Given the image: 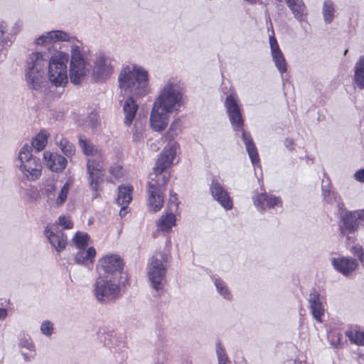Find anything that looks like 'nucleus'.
Listing matches in <instances>:
<instances>
[{
	"mask_svg": "<svg viewBox=\"0 0 364 364\" xmlns=\"http://www.w3.org/2000/svg\"><path fill=\"white\" fill-rule=\"evenodd\" d=\"M148 71L141 66L124 68L118 77L121 92L128 95L123 105L124 124L130 126L135 118L139 105L136 100L146 96L150 92Z\"/></svg>",
	"mask_w": 364,
	"mask_h": 364,
	"instance_id": "f257e3e1",
	"label": "nucleus"
},
{
	"mask_svg": "<svg viewBox=\"0 0 364 364\" xmlns=\"http://www.w3.org/2000/svg\"><path fill=\"white\" fill-rule=\"evenodd\" d=\"M183 91L180 81L170 78L161 88L154 105L171 113L179 111L183 105Z\"/></svg>",
	"mask_w": 364,
	"mask_h": 364,
	"instance_id": "f03ea898",
	"label": "nucleus"
},
{
	"mask_svg": "<svg viewBox=\"0 0 364 364\" xmlns=\"http://www.w3.org/2000/svg\"><path fill=\"white\" fill-rule=\"evenodd\" d=\"M225 105L233 129L235 130L241 129L242 131V138L245 145L246 150L252 163L254 165L256 164L259 162L257 151L251 135L242 129L243 119L237 97L232 95L228 96L225 100Z\"/></svg>",
	"mask_w": 364,
	"mask_h": 364,
	"instance_id": "7ed1b4c3",
	"label": "nucleus"
},
{
	"mask_svg": "<svg viewBox=\"0 0 364 364\" xmlns=\"http://www.w3.org/2000/svg\"><path fill=\"white\" fill-rule=\"evenodd\" d=\"M82 43L77 38L69 46L70 52V79L72 83L78 85L90 73L91 65L82 50Z\"/></svg>",
	"mask_w": 364,
	"mask_h": 364,
	"instance_id": "20e7f679",
	"label": "nucleus"
},
{
	"mask_svg": "<svg viewBox=\"0 0 364 364\" xmlns=\"http://www.w3.org/2000/svg\"><path fill=\"white\" fill-rule=\"evenodd\" d=\"M69 55L63 51L54 53L48 62V79L55 87L64 86L68 82L67 63Z\"/></svg>",
	"mask_w": 364,
	"mask_h": 364,
	"instance_id": "39448f33",
	"label": "nucleus"
},
{
	"mask_svg": "<svg viewBox=\"0 0 364 364\" xmlns=\"http://www.w3.org/2000/svg\"><path fill=\"white\" fill-rule=\"evenodd\" d=\"M18 166L28 181H36L41 176L42 165L39 159L31 154V148L26 144L19 151Z\"/></svg>",
	"mask_w": 364,
	"mask_h": 364,
	"instance_id": "423d86ee",
	"label": "nucleus"
},
{
	"mask_svg": "<svg viewBox=\"0 0 364 364\" xmlns=\"http://www.w3.org/2000/svg\"><path fill=\"white\" fill-rule=\"evenodd\" d=\"M156 176L149 177L147 182V206L150 211L156 213L161 210L164 205L163 187L168 181V176Z\"/></svg>",
	"mask_w": 364,
	"mask_h": 364,
	"instance_id": "0eeeda50",
	"label": "nucleus"
},
{
	"mask_svg": "<svg viewBox=\"0 0 364 364\" xmlns=\"http://www.w3.org/2000/svg\"><path fill=\"white\" fill-rule=\"evenodd\" d=\"M93 294L100 302H107L119 296L120 288L115 277L100 275L93 284Z\"/></svg>",
	"mask_w": 364,
	"mask_h": 364,
	"instance_id": "6e6552de",
	"label": "nucleus"
},
{
	"mask_svg": "<svg viewBox=\"0 0 364 364\" xmlns=\"http://www.w3.org/2000/svg\"><path fill=\"white\" fill-rule=\"evenodd\" d=\"M115 60L110 55L100 53L93 61L91 77L96 82L102 83L109 80L114 71Z\"/></svg>",
	"mask_w": 364,
	"mask_h": 364,
	"instance_id": "1a4fd4ad",
	"label": "nucleus"
},
{
	"mask_svg": "<svg viewBox=\"0 0 364 364\" xmlns=\"http://www.w3.org/2000/svg\"><path fill=\"white\" fill-rule=\"evenodd\" d=\"M165 256L161 252L153 255L148 267L147 274L153 289L158 291L164 288L166 267Z\"/></svg>",
	"mask_w": 364,
	"mask_h": 364,
	"instance_id": "9d476101",
	"label": "nucleus"
},
{
	"mask_svg": "<svg viewBox=\"0 0 364 364\" xmlns=\"http://www.w3.org/2000/svg\"><path fill=\"white\" fill-rule=\"evenodd\" d=\"M178 150L179 144L177 142L168 143L159 156L156 166L149 176H156V178H159V176H166L168 175L169 180L171 173L166 171V170L174 164Z\"/></svg>",
	"mask_w": 364,
	"mask_h": 364,
	"instance_id": "9b49d317",
	"label": "nucleus"
},
{
	"mask_svg": "<svg viewBox=\"0 0 364 364\" xmlns=\"http://www.w3.org/2000/svg\"><path fill=\"white\" fill-rule=\"evenodd\" d=\"M86 171L89 176L88 181L91 188L95 191L93 198H96V193L99 188V180L105 174L104 155L101 157L88 158L87 160Z\"/></svg>",
	"mask_w": 364,
	"mask_h": 364,
	"instance_id": "f8f14e48",
	"label": "nucleus"
},
{
	"mask_svg": "<svg viewBox=\"0 0 364 364\" xmlns=\"http://www.w3.org/2000/svg\"><path fill=\"white\" fill-rule=\"evenodd\" d=\"M97 268L100 274L103 272L109 277L116 278V276L123 269V262L117 255H107L98 261Z\"/></svg>",
	"mask_w": 364,
	"mask_h": 364,
	"instance_id": "ddd939ff",
	"label": "nucleus"
},
{
	"mask_svg": "<svg viewBox=\"0 0 364 364\" xmlns=\"http://www.w3.org/2000/svg\"><path fill=\"white\" fill-rule=\"evenodd\" d=\"M75 38V36L62 30H53L37 38L35 40V44L46 46L56 42H67L70 46Z\"/></svg>",
	"mask_w": 364,
	"mask_h": 364,
	"instance_id": "4468645a",
	"label": "nucleus"
},
{
	"mask_svg": "<svg viewBox=\"0 0 364 364\" xmlns=\"http://www.w3.org/2000/svg\"><path fill=\"white\" fill-rule=\"evenodd\" d=\"M169 114L171 113L153 104L149 119L151 129L159 132L164 130L168 124Z\"/></svg>",
	"mask_w": 364,
	"mask_h": 364,
	"instance_id": "2eb2a0df",
	"label": "nucleus"
},
{
	"mask_svg": "<svg viewBox=\"0 0 364 364\" xmlns=\"http://www.w3.org/2000/svg\"><path fill=\"white\" fill-rule=\"evenodd\" d=\"M210 191L213 198L225 210H229L232 208V201L228 191L218 180H212L210 186Z\"/></svg>",
	"mask_w": 364,
	"mask_h": 364,
	"instance_id": "dca6fc26",
	"label": "nucleus"
},
{
	"mask_svg": "<svg viewBox=\"0 0 364 364\" xmlns=\"http://www.w3.org/2000/svg\"><path fill=\"white\" fill-rule=\"evenodd\" d=\"M252 200L257 209L262 213L266 208L274 209L282 206L280 198L266 193H257L253 196Z\"/></svg>",
	"mask_w": 364,
	"mask_h": 364,
	"instance_id": "f3484780",
	"label": "nucleus"
},
{
	"mask_svg": "<svg viewBox=\"0 0 364 364\" xmlns=\"http://www.w3.org/2000/svg\"><path fill=\"white\" fill-rule=\"evenodd\" d=\"M44 235L57 252H61L65 248L66 237L63 232L57 230L55 225H47L44 230Z\"/></svg>",
	"mask_w": 364,
	"mask_h": 364,
	"instance_id": "a211bd4d",
	"label": "nucleus"
},
{
	"mask_svg": "<svg viewBox=\"0 0 364 364\" xmlns=\"http://www.w3.org/2000/svg\"><path fill=\"white\" fill-rule=\"evenodd\" d=\"M271 55L275 66L281 73L287 71V63L274 34L269 37Z\"/></svg>",
	"mask_w": 364,
	"mask_h": 364,
	"instance_id": "6ab92c4d",
	"label": "nucleus"
},
{
	"mask_svg": "<svg viewBox=\"0 0 364 364\" xmlns=\"http://www.w3.org/2000/svg\"><path fill=\"white\" fill-rule=\"evenodd\" d=\"M331 263L338 272L345 276L349 275L358 267L356 259L346 257L332 258Z\"/></svg>",
	"mask_w": 364,
	"mask_h": 364,
	"instance_id": "aec40b11",
	"label": "nucleus"
},
{
	"mask_svg": "<svg viewBox=\"0 0 364 364\" xmlns=\"http://www.w3.org/2000/svg\"><path fill=\"white\" fill-rule=\"evenodd\" d=\"M43 159L49 169L55 172L63 171L67 165V159L59 154H52L49 151L43 153Z\"/></svg>",
	"mask_w": 364,
	"mask_h": 364,
	"instance_id": "412c9836",
	"label": "nucleus"
},
{
	"mask_svg": "<svg viewBox=\"0 0 364 364\" xmlns=\"http://www.w3.org/2000/svg\"><path fill=\"white\" fill-rule=\"evenodd\" d=\"M25 80L29 89L39 90L45 82L44 70H25Z\"/></svg>",
	"mask_w": 364,
	"mask_h": 364,
	"instance_id": "4be33fe9",
	"label": "nucleus"
},
{
	"mask_svg": "<svg viewBox=\"0 0 364 364\" xmlns=\"http://www.w3.org/2000/svg\"><path fill=\"white\" fill-rule=\"evenodd\" d=\"M309 303L314 318L318 322L321 323V318L324 314L325 308L317 291H314L309 294Z\"/></svg>",
	"mask_w": 364,
	"mask_h": 364,
	"instance_id": "5701e85b",
	"label": "nucleus"
},
{
	"mask_svg": "<svg viewBox=\"0 0 364 364\" xmlns=\"http://www.w3.org/2000/svg\"><path fill=\"white\" fill-rule=\"evenodd\" d=\"M47 60L41 52H33L27 58L25 70H45Z\"/></svg>",
	"mask_w": 364,
	"mask_h": 364,
	"instance_id": "b1692460",
	"label": "nucleus"
},
{
	"mask_svg": "<svg viewBox=\"0 0 364 364\" xmlns=\"http://www.w3.org/2000/svg\"><path fill=\"white\" fill-rule=\"evenodd\" d=\"M354 212H346L341 216L339 228L343 235H349L358 228Z\"/></svg>",
	"mask_w": 364,
	"mask_h": 364,
	"instance_id": "393cba45",
	"label": "nucleus"
},
{
	"mask_svg": "<svg viewBox=\"0 0 364 364\" xmlns=\"http://www.w3.org/2000/svg\"><path fill=\"white\" fill-rule=\"evenodd\" d=\"M79 146L84 154L89 156V158L101 157L103 154L102 149L96 147L90 141L84 137H80Z\"/></svg>",
	"mask_w": 364,
	"mask_h": 364,
	"instance_id": "a878e982",
	"label": "nucleus"
},
{
	"mask_svg": "<svg viewBox=\"0 0 364 364\" xmlns=\"http://www.w3.org/2000/svg\"><path fill=\"white\" fill-rule=\"evenodd\" d=\"M176 225V216L173 213L162 215L157 221V230L164 232H169Z\"/></svg>",
	"mask_w": 364,
	"mask_h": 364,
	"instance_id": "bb28decb",
	"label": "nucleus"
},
{
	"mask_svg": "<svg viewBox=\"0 0 364 364\" xmlns=\"http://www.w3.org/2000/svg\"><path fill=\"white\" fill-rule=\"evenodd\" d=\"M118 190L119 193L117 203L119 205H128L132 199V186L128 185H122L119 186Z\"/></svg>",
	"mask_w": 364,
	"mask_h": 364,
	"instance_id": "cd10ccee",
	"label": "nucleus"
},
{
	"mask_svg": "<svg viewBox=\"0 0 364 364\" xmlns=\"http://www.w3.org/2000/svg\"><path fill=\"white\" fill-rule=\"evenodd\" d=\"M286 3L296 19L301 20L306 15V7L302 0H288Z\"/></svg>",
	"mask_w": 364,
	"mask_h": 364,
	"instance_id": "c85d7f7f",
	"label": "nucleus"
},
{
	"mask_svg": "<svg viewBox=\"0 0 364 364\" xmlns=\"http://www.w3.org/2000/svg\"><path fill=\"white\" fill-rule=\"evenodd\" d=\"M181 122L177 119L172 122L168 131L162 136L164 141L173 142V140L181 132Z\"/></svg>",
	"mask_w": 364,
	"mask_h": 364,
	"instance_id": "c756f323",
	"label": "nucleus"
},
{
	"mask_svg": "<svg viewBox=\"0 0 364 364\" xmlns=\"http://www.w3.org/2000/svg\"><path fill=\"white\" fill-rule=\"evenodd\" d=\"M354 80L355 84L360 89H364V56H360L355 63Z\"/></svg>",
	"mask_w": 364,
	"mask_h": 364,
	"instance_id": "7c9ffc66",
	"label": "nucleus"
},
{
	"mask_svg": "<svg viewBox=\"0 0 364 364\" xmlns=\"http://www.w3.org/2000/svg\"><path fill=\"white\" fill-rule=\"evenodd\" d=\"M56 144L60 149L62 152L68 157L73 156L75 153V146L67 139L63 137L55 138Z\"/></svg>",
	"mask_w": 364,
	"mask_h": 364,
	"instance_id": "2f4dec72",
	"label": "nucleus"
},
{
	"mask_svg": "<svg viewBox=\"0 0 364 364\" xmlns=\"http://www.w3.org/2000/svg\"><path fill=\"white\" fill-rule=\"evenodd\" d=\"M334 4L331 1H325L323 4L322 14L323 20L326 23H331L334 18Z\"/></svg>",
	"mask_w": 364,
	"mask_h": 364,
	"instance_id": "473e14b6",
	"label": "nucleus"
},
{
	"mask_svg": "<svg viewBox=\"0 0 364 364\" xmlns=\"http://www.w3.org/2000/svg\"><path fill=\"white\" fill-rule=\"evenodd\" d=\"M95 255V250L92 247L86 250L85 249L79 250L75 256V262L77 264H82L89 259L92 261Z\"/></svg>",
	"mask_w": 364,
	"mask_h": 364,
	"instance_id": "72a5a7b5",
	"label": "nucleus"
},
{
	"mask_svg": "<svg viewBox=\"0 0 364 364\" xmlns=\"http://www.w3.org/2000/svg\"><path fill=\"white\" fill-rule=\"evenodd\" d=\"M48 134L46 131H41L38 135L33 139L32 147L37 151L43 150L48 142Z\"/></svg>",
	"mask_w": 364,
	"mask_h": 364,
	"instance_id": "f704fd0d",
	"label": "nucleus"
},
{
	"mask_svg": "<svg viewBox=\"0 0 364 364\" xmlns=\"http://www.w3.org/2000/svg\"><path fill=\"white\" fill-rule=\"evenodd\" d=\"M346 335L351 343L359 346H364V331L350 330L346 332Z\"/></svg>",
	"mask_w": 364,
	"mask_h": 364,
	"instance_id": "c9c22d12",
	"label": "nucleus"
},
{
	"mask_svg": "<svg viewBox=\"0 0 364 364\" xmlns=\"http://www.w3.org/2000/svg\"><path fill=\"white\" fill-rule=\"evenodd\" d=\"M70 185L71 183L70 181H67L59 191L58 196L55 200V203L57 206H60L65 202Z\"/></svg>",
	"mask_w": 364,
	"mask_h": 364,
	"instance_id": "e433bc0d",
	"label": "nucleus"
},
{
	"mask_svg": "<svg viewBox=\"0 0 364 364\" xmlns=\"http://www.w3.org/2000/svg\"><path fill=\"white\" fill-rule=\"evenodd\" d=\"M89 236L87 233L78 232L73 238V242L78 250L85 249L88 244Z\"/></svg>",
	"mask_w": 364,
	"mask_h": 364,
	"instance_id": "4c0bfd02",
	"label": "nucleus"
},
{
	"mask_svg": "<svg viewBox=\"0 0 364 364\" xmlns=\"http://www.w3.org/2000/svg\"><path fill=\"white\" fill-rule=\"evenodd\" d=\"M215 285L218 292L225 299L230 300L232 297L231 293L226 284L220 279L215 280Z\"/></svg>",
	"mask_w": 364,
	"mask_h": 364,
	"instance_id": "58836bf2",
	"label": "nucleus"
},
{
	"mask_svg": "<svg viewBox=\"0 0 364 364\" xmlns=\"http://www.w3.org/2000/svg\"><path fill=\"white\" fill-rule=\"evenodd\" d=\"M216 354L218 364H232L220 343L216 344Z\"/></svg>",
	"mask_w": 364,
	"mask_h": 364,
	"instance_id": "ea45409f",
	"label": "nucleus"
},
{
	"mask_svg": "<svg viewBox=\"0 0 364 364\" xmlns=\"http://www.w3.org/2000/svg\"><path fill=\"white\" fill-rule=\"evenodd\" d=\"M323 193L324 200L328 203H332L334 201H336L338 198L336 193L331 192L328 188H323Z\"/></svg>",
	"mask_w": 364,
	"mask_h": 364,
	"instance_id": "a19ab883",
	"label": "nucleus"
},
{
	"mask_svg": "<svg viewBox=\"0 0 364 364\" xmlns=\"http://www.w3.org/2000/svg\"><path fill=\"white\" fill-rule=\"evenodd\" d=\"M53 324L49 321H43L41 326V331L46 336H50L53 333Z\"/></svg>",
	"mask_w": 364,
	"mask_h": 364,
	"instance_id": "79ce46f5",
	"label": "nucleus"
},
{
	"mask_svg": "<svg viewBox=\"0 0 364 364\" xmlns=\"http://www.w3.org/2000/svg\"><path fill=\"white\" fill-rule=\"evenodd\" d=\"M351 253L354 255L358 256L360 262H364V253L361 246L355 245L350 249Z\"/></svg>",
	"mask_w": 364,
	"mask_h": 364,
	"instance_id": "37998d69",
	"label": "nucleus"
},
{
	"mask_svg": "<svg viewBox=\"0 0 364 364\" xmlns=\"http://www.w3.org/2000/svg\"><path fill=\"white\" fill-rule=\"evenodd\" d=\"M19 346L21 348H24L30 350L31 352H33L34 350H33L34 346H33L31 341L29 338L21 339V341L19 342Z\"/></svg>",
	"mask_w": 364,
	"mask_h": 364,
	"instance_id": "c03bdc74",
	"label": "nucleus"
},
{
	"mask_svg": "<svg viewBox=\"0 0 364 364\" xmlns=\"http://www.w3.org/2000/svg\"><path fill=\"white\" fill-rule=\"evenodd\" d=\"M59 224L63 226L65 229H70L73 228V224L69 218L65 216H60L58 218Z\"/></svg>",
	"mask_w": 364,
	"mask_h": 364,
	"instance_id": "a18cd8bd",
	"label": "nucleus"
},
{
	"mask_svg": "<svg viewBox=\"0 0 364 364\" xmlns=\"http://www.w3.org/2000/svg\"><path fill=\"white\" fill-rule=\"evenodd\" d=\"M109 173L115 178H118L122 175V167L118 165L111 166L109 168Z\"/></svg>",
	"mask_w": 364,
	"mask_h": 364,
	"instance_id": "49530a36",
	"label": "nucleus"
},
{
	"mask_svg": "<svg viewBox=\"0 0 364 364\" xmlns=\"http://www.w3.org/2000/svg\"><path fill=\"white\" fill-rule=\"evenodd\" d=\"M353 212L354 217H355L358 223V226L364 225V210H358Z\"/></svg>",
	"mask_w": 364,
	"mask_h": 364,
	"instance_id": "de8ad7c7",
	"label": "nucleus"
},
{
	"mask_svg": "<svg viewBox=\"0 0 364 364\" xmlns=\"http://www.w3.org/2000/svg\"><path fill=\"white\" fill-rule=\"evenodd\" d=\"M6 25L4 21H0V43L5 44L6 38L4 37V33L6 31Z\"/></svg>",
	"mask_w": 364,
	"mask_h": 364,
	"instance_id": "09e8293b",
	"label": "nucleus"
},
{
	"mask_svg": "<svg viewBox=\"0 0 364 364\" xmlns=\"http://www.w3.org/2000/svg\"><path fill=\"white\" fill-rule=\"evenodd\" d=\"M88 119L90 122V124L92 127H95L97 126L98 122V117L96 114L91 113L88 117Z\"/></svg>",
	"mask_w": 364,
	"mask_h": 364,
	"instance_id": "8fccbe9b",
	"label": "nucleus"
},
{
	"mask_svg": "<svg viewBox=\"0 0 364 364\" xmlns=\"http://www.w3.org/2000/svg\"><path fill=\"white\" fill-rule=\"evenodd\" d=\"M354 177L358 181L364 183V169L356 171Z\"/></svg>",
	"mask_w": 364,
	"mask_h": 364,
	"instance_id": "3c124183",
	"label": "nucleus"
},
{
	"mask_svg": "<svg viewBox=\"0 0 364 364\" xmlns=\"http://www.w3.org/2000/svg\"><path fill=\"white\" fill-rule=\"evenodd\" d=\"M167 358L163 352L158 353L157 360L154 364H165L164 360H166Z\"/></svg>",
	"mask_w": 364,
	"mask_h": 364,
	"instance_id": "603ef678",
	"label": "nucleus"
},
{
	"mask_svg": "<svg viewBox=\"0 0 364 364\" xmlns=\"http://www.w3.org/2000/svg\"><path fill=\"white\" fill-rule=\"evenodd\" d=\"M55 191V187L54 185H52V184L48 185L47 188H46V192L48 193V196L49 198H51L50 196Z\"/></svg>",
	"mask_w": 364,
	"mask_h": 364,
	"instance_id": "864d4df0",
	"label": "nucleus"
},
{
	"mask_svg": "<svg viewBox=\"0 0 364 364\" xmlns=\"http://www.w3.org/2000/svg\"><path fill=\"white\" fill-rule=\"evenodd\" d=\"M7 316V310L4 308H0V319H4Z\"/></svg>",
	"mask_w": 364,
	"mask_h": 364,
	"instance_id": "5fc2aeb1",
	"label": "nucleus"
},
{
	"mask_svg": "<svg viewBox=\"0 0 364 364\" xmlns=\"http://www.w3.org/2000/svg\"><path fill=\"white\" fill-rule=\"evenodd\" d=\"M122 208H121L120 211H119V215L121 217H123L126 214H127V210H126V205H122Z\"/></svg>",
	"mask_w": 364,
	"mask_h": 364,
	"instance_id": "6e6d98bb",
	"label": "nucleus"
},
{
	"mask_svg": "<svg viewBox=\"0 0 364 364\" xmlns=\"http://www.w3.org/2000/svg\"><path fill=\"white\" fill-rule=\"evenodd\" d=\"M286 145H287V147L289 148V149H293V141L291 139L290 140H287L286 141Z\"/></svg>",
	"mask_w": 364,
	"mask_h": 364,
	"instance_id": "4d7b16f0",
	"label": "nucleus"
},
{
	"mask_svg": "<svg viewBox=\"0 0 364 364\" xmlns=\"http://www.w3.org/2000/svg\"><path fill=\"white\" fill-rule=\"evenodd\" d=\"M176 194H172L171 193V198H170V200H171V202H173L174 200H176Z\"/></svg>",
	"mask_w": 364,
	"mask_h": 364,
	"instance_id": "13d9d810",
	"label": "nucleus"
},
{
	"mask_svg": "<svg viewBox=\"0 0 364 364\" xmlns=\"http://www.w3.org/2000/svg\"><path fill=\"white\" fill-rule=\"evenodd\" d=\"M244 1L247 2L248 4H256L257 0H244Z\"/></svg>",
	"mask_w": 364,
	"mask_h": 364,
	"instance_id": "bf43d9fd",
	"label": "nucleus"
},
{
	"mask_svg": "<svg viewBox=\"0 0 364 364\" xmlns=\"http://www.w3.org/2000/svg\"><path fill=\"white\" fill-rule=\"evenodd\" d=\"M338 207L340 210H343V207H344V204L343 203H339L338 204Z\"/></svg>",
	"mask_w": 364,
	"mask_h": 364,
	"instance_id": "052dcab7",
	"label": "nucleus"
},
{
	"mask_svg": "<svg viewBox=\"0 0 364 364\" xmlns=\"http://www.w3.org/2000/svg\"><path fill=\"white\" fill-rule=\"evenodd\" d=\"M134 140H139V136H136V135H134Z\"/></svg>",
	"mask_w": 364,
	"mask_h": 364,
	"instance_id": "680f3d73",
	"label": "nucleus"
},
{
	"mask_svg": "<svg viewBox=\"0 0 364 364\" xmlns=\"http://www.w3.org/2000/svg\"><path fill=\"white\" fill-rule=\"evenodd\" d=\"M22 353H23V355H24L25 359H26V360H28V356L26 355V354L25 353H23V352Z\"/></svg>",
	"mask_w": 364,
	"mask_h": 364,
	"instance_id": "e2e57ef3",
	"label": "nucleus"
},
{
	"mask_svg": "<svg viewBox=\"0 0 364 364\" xmlns=\"http://www.w3.org/2000/svg\"><path fill=\"white\" fill-rule=\"evenodd\" d=\"M347 52H348V50H346L344 54L346 55L347 53Z\"/></svg>",
	"mask_w": 364,
	"mask_h": 364,
	"instance_id": "0e129e2a",
	"label": "nucleus"
},
{
	"mask_svg": "<svg viewBox=\"0 0 364 364\" xmlns=\"http://www.w3.org/2000/svg\"><path fill=\"white\" fill-rule=\"evenodd\" d=\"M286 1H287L288 0H285Z\"/></svg>",
	"mask_w": 364,
	"mask_h": 364,
	"instance_id": "69168bd1",
	"label": "nucleus"
}]
</instances>
